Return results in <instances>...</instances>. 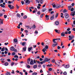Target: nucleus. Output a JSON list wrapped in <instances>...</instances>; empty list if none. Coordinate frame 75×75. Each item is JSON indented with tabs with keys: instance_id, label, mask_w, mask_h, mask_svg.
Returning a JSON list of instances; mask_svg holds the SVG:
<instances>
[{
	"instance_id": "052dcab7",
	"label": "nucleus",
	"mask_w": 75,
	"mask_h": 75,
	"mask_svg": "<svg viewBox=\"0 0 75 75\" xmlns=\"http://www.w3.org/2000/svg\"><path fill=\"white\" fill-rule=\"evenodd\" d=\"M11 3H13V2L11 1H8V3H9V4H11Z\"/></svg>"
},
{
	"instance_id": "6e6d98bb",
	"label": "nucleus",
	"mask_w": 75,
	"mask_h": 75,
	"mask_svg": "<svg viewBox=\"0 0 75 75\" xmlns=\"http://www.w3.org/2000/svg\"><path fill=\"white\" fill-rule=\"evenodd\" d=\"M7 61L8 62H11V60H10V59H8L7 60Z\"/></svg>"
},
{
	"instance_id": "e2e57ef3",
	"label": "nucleus",
	"mask_w": 75,
	"mask_h": 75,
	"mask_svg": "<svg viewBox=\"0 0 75 75\" xmlns=\"http://www.w3.org/2000/svg\"><path fill=\"white\" fill-rule=\"evenodd\" d=\"M58 13H57L56 16H55V17L56 18H57V17H58Z\"/></svg>"
},
{
	"instance_id": "c85d7f7f",
	"label": "nucleus",
	"mask_w": 75,
	"mask_h": 75,
	"mask_svg": "<svg viewBox=\"0 0 75 75\" xmlns=\"http://www.w3.org/2000/svg\"><path fill=\"white\" fill-rule=\"evenodd\" d=\"M11 74H10V73L9 72H8L6 73V75H10Z\"/></svg>"
},
{
	"instance_id": "393cba45",
	"label": "nucleus",
	"mask_w": 75,
	"mask_h": 75,
	"mask_svg": "<svg viewBox=\"0 0 75 75\" xmlns=\"http://www.w3.org/2000/svg\"><path fill=\"white\" fill-rule=\"evenodd\" d=\"M31 50H32V47L28 48V51L29 52H30V51H31Z\"/></svg>"
},
{
	"instance_id": "bf43d9fd",
	"label": "nucleus",
	"mask_w": 75,
	"mask_h": 75,
	"mask_svg": "<svg viewBox=\"0 0 75 75\" xmlns=\"http://www.w3.org/2000/svg\"><path fill=\"white\" fill-rule=\"evenodd\" d=\"M14 63L13 62H12L11 64V65H14Z\"/></svg>"
},
{
	"instance_id": "680f3d73",
	"label": "nucleus",
	"mask_w": 75,
	"mask_h": 75,
	"mask_svg": "<svg viewBox=\"0 0 75 75\" xmlns=\"http://www.w3.org/2000/svg\"><path fill=\"white\" fill-rule=\"evenodd\" d=\"M25 33H28V30H25Z\"/></svg>"
},
{
	"instance_id": "c756f323",
	"label": "nucleus",
	"mask_w": 75,
	"mask_h": 75,
	"mask_svg": "<svg viewBox=\"0 0 75 75\" xmlns=\"http://www.w3.org/2000/svg\"><path fill=\"white\" fill-rule=\"evenodd\" d=\"M0 6H1V7H3V8L5 7V6L4 5L2 4H1Z\"/></svg>"
},
{
	"instance_id": "3c124183",
	"label": "nucleus",
	"mask_w": 75,
	"mask_h": 75,
	"mask_svg": "<svg viewBox=\"0 0 75 75\" xmlns=\"http://www.w3.org/2000/svg\"><path fill=\"white\" fill-rule=\"evenodd\" d=\"M15 54H16V53L14 52H13L12 53V55H15Z\"/></svg>"
},
{
	"instance_id": "f704fd0d",
	"label": "nucleus",
	"mask_w": 75,
	"mask_h": 75,
	"mask_svg": "<svg viewBox=\"0 0 75 75\" xmlns=\"http://www.w3.org/2000/svg\"><path fill=\"white\" fill-rule=\"evenodd\" d=\"M52 5L54 8H55L56 7V6L54 4H52Z\"/></svg>"
},
{
	"instance_id": "a211bd4d",
	"label": "nucleus",
	"mask_w": 75,
	"mask_h": 75,
	"mask_svg": "<svg viewBox=\"0 0 75 75\" xmlns=\"http://www.w3.org/2000/svg\"><path fill=\"white\" fill-rule=\"evenodd\" d=\"M46 51H47V50L45 48H44V49L42 50V51H43V52H45Z\"/></svg>"
},
{
	"instance_id": "4468645a",
	"label": "nucleus",
	"mask_w": 75,
	"mask_h": 75,
	"mask_svg": "<svg viewBox=\"0 0 75 75\" xmlns=\"http://www.w3.org/2000/svg\"><path fill=\"white\" fill-rule=\"evenodd\" d=\"M57 45H58V43H56V44H53L52 45V46L53 47H55V46Z\"/></svg>"
},
{
	"instance_id": "7ed1b4c3",
	"label": "nucleus",
	"mask_w": 75,
	"mask_h": 75,
	"mask_svg": "<svg viewBox=\"0 0 75 75\" xmlns=\"http://www.w3.org/2000/svg\"><path fill=\"white\" fill-rule=\"evenodd\" d=\"M46 45H49V41L47 40H45L44 41Z\"/></svg>"
},
{
	"instance_id": "bb28decb",
	"label": "nucleus",
	"mask_w": 75,
	"mask_h": 75,
	"mask_svg": "<svg viewBox=\"0 0 75 75\" xmlns=\"http://www.w3.org/2000/svg\"><path fill=\"white\" fill-rule=\"evenodd\" d=\"M55 31H56V33H58V34H59V33L60 32L59 31H58L57 30H55Z\"/></svg>"
},
{
	"instance_id": "a19ab883",
	"label": "nucleus",
	"mask_w": 75,
	"mask_h": 75,
	"mask_svg": "<svg viewBox=\"0 0 75 75\" xmlns=\"http://www.w3.org/2000/svg\"><path fill=\"white\" fill-rule=\"evenodd\" d=\"M23 18L24 19H25V18H27V16L26 15H25L24 17H23Z\"/></svg>"
},
{
	"instance_id": "5fc2aeb1",
	"label": "nucleus",
	"mask_w": 75,
	"mask_h": 75,
	"mask_svg": "<svg viewBox=\"0 0 75 75\" xmlns=\"http://www.w3.org/2000/svg\"><path fill=\"white\" fill-rule=\"evenodd\" d=\"M7 16L6 15H4V18H7Z\"/></svg>"
},
{
	"instance_id": "412c9836",
	"label": "nucleus",
	"mask_w": 75,
	"mask_h": 75,
	"mask_svg": "<svg viewBox=\"0 0 75 75\" xmlns=\"http://www.w3.org/2000/svg\"><path fill=\"white\" fill-rule=\"evenodd\" d=\"M5 51V47H3L1 49V51L3 52V51Z\"/></svg>"
},
{
	"instance_id": "4c0bfd02",
	"label": "nucleus",
	"mask_w": 75,
	"mask_h": 75,
	"mask_svg": "<svg viewBox=\"0 0 75 75\" xmlns=\"http://www.w3.org/2000/svg\"><path fill=\"white\" fill-rule=\"evenodd\" d=\"M25 44H26V42H22V45H23V46H24V45H25Z\"/></svg>"
},
{
	"instance_id": "5701e85b",
	"label": "nucleus",
	"mask_w": 75,
	"mask_h": 75,
	"mask_svg": "<svg viewBox=\"0 0 75 75\" xmlns=\"http://www.w3.org/2000/svg\"><path fill=\"white\" fill-rule=\"evenodd\" d=\"M1 62L2 63H4L5 62L4 61V59H1Z\"/></svg>"
},
{
	"instance_id": "338daca9",
	"label": "nucleus",
	"mask_w": 75,
	"mask_h": 75,
	"mask_svg": "<svg viewBox=\"0 0 75 75\" xmlns=\"http://www.w3.org/2000/svg\"><path fill=\"white\" fill-rule=\"evenodd\" d=\"M13 51H14V52H17V50L16 49H14V50Z\"/></svg>"
},
{
	"instance_id": "864d4df0",
	"label": "nucleus",
	"mask_w": 75,
	"mask_h": 75,
	"mask_svg": "<svg viewBox=\"0 0 75 75\" xmlns=\"http://www.w3.org/2000/svg\"><path fill=\"white\" fill-rule=\"evenodd\" d=\"M75 5V4L74 3H73L71 4V6L72 7H74V6Z\"/></svg>"
},
{
	"instance_id": "9d476101",
	"label": "nucleus",
	"mask_w": 75,
	"mask_h": 75,
	"mask_svg": "<svg viewBox=\"0 0 75 75\" xmlns=\"http://www.w3.org/2000/svg\"><path fill=\"white\" fill-rule=\"evenodd\" d=\"M75 11H74L71 12V14H70L71 16H72L73 17H74L75 16Z\"/></svg>"
},
{
	"instance_id": "4be33fe9",
	"label": "nucleus",
	"mask_w": 75,
	"mask_h": 75,
	"mask_svg": "<svg viewBox=\"0 0 75 75\" xmlns=\"http://www.w3.org/2000/svg\"><path fill=\"white\" fill-rule=\"evenodd\" d=\"M54 15H53L51 17L50 19L52 20L54 19Z\"/></svg>"
},
{
	"instance_id": "a18cd8bd",
	"label": "nucleus",
	"mask_w": 75,
	"mask_h": 75,
	"mask_svg": "<svg viewBox=\"0 0 75 75\" xmlns=\"http://www.w3.org/2000/svg\"><path fill=\"white\" fill-rule=\"evenodd\" d=\"M64 67L65 68H69V66H65Z\"/></svg>"
},
{
	"instance_id": "aec40b11",
	"label": "nucleus",
	"mask_w": 75,
	"mask_h": 75,
	"mask_svg": "<svg viewBox=\"0 0 75 75\" xmlns=\"http://www.w3.org/2000/svg\"><path fill=\"white\" fill-rule=\"evenodd\" d=\"M46 10H47V9L46 8H43L42 10V11L43 12H45Z\"/></svg>"
},
{
	"instance_id": "603ef678",
	"label": "nucleus",
	"mask_w": 75,
	"mask_h": 75,
	"mask_svg": "<svg viewBox=\"0 0 75 75\" xmlns=\"http://www.w3.org/2000/svg\"><path fill=\"white\" fill-rule=\"evenodd\" d=\"M21 4H22V5H23V4H24V1H21Z\"/></svg>"
},
{
	"instance_id": "ddd939ff",
	"label": "nucleus",
	"mask_w": 75,
	"mask_h": 75,
	"mask_svg": "<svg viewBox=\"0 0 75 75\" xmlns=\"http://www.w3.org/2000/svg\"><path fill=\"white\" fill-rule=\"evenodd\" d=\"M55 24L56 25H59V21H57L55 22Z\"/></svg>"
},
{
	"instance_id": "20e7f679",
	"label": "nucleus",
	"mask_w": 75,
	"mask_h": 75,
	"mask_svg": "<svg viewBox=\"0 0 75 75\" xmlns=\"http://www.w3.org/2000/svg\"><path fill=\"white\" fill-rule=\"evenodd\" d=\"M54 64H55L56 65H57L58 66H59L60 65V62H59V61L58 60H57L56 62H54Z\"/></svg>"
},
{
	"instance_id": "f3484780",
	"label": "nucleus",
	"mask_w": 75,
	"mask_h": 75,
	"mask_svg": "<svg viewBox=\"0 0 75 75\" xmlns=\"http://www.w3.org/2000/svg\"><path fill=\"white\" fill-rule=\"evenodd\" d=\"M16 16L18 17H19V18H20V17H21V15L19 14V13H17L16 14Z\"/></svg>"
},
{
	"instance_id": "69168bd1",
	"label": "nucleus",
	"mask_w": 75,
	"mask_h": 75,
	"mask_svg": "<svg viewBox=\"0 0 75 75\" xmlns=\"http://www.w3.org/2000/svg\"><path fill=\"white\" fill-rule=\"evenodd\" d=\"M60 48H61V47H60L59 46H58L57 47V49H58V50L60 49Z\"/></svg>"
},
{
	"instance_id": "09e8293b",
	"label": "nucleus",
	"mask_w": 75,
	"mask_h": 75,
	"mask_svg": "<svg viewBox=\"0 0 75 75\" xmlns=\"http://www.w3.org/2000/svg\"><path fill=\"white\" fill-rule=\"evenodd\" d=\"M43 15H44V14H43L40 15V18H42V17H43Z\"/></svg>"
},
{
	"instance_id": "0e129e2a",
	"label": "nucleus",
	"mask_w": 75,
	"mask_h": 75,
	"mask_svg": "<svg viewBox=\"0 0 75 75\" xmlns=\"http://www.w3.org/2000/svg\"><path fill=\"white\" fill-rule=\"evenodd\" d=\"M35 34H38V31L36 30L35 31Z\"/></svg>"
},
{
	"instance_id": "39448f33",
	"label": "nucleus",
	"mask_w": 75,
	"mask_h": 75,
	"mask_svg": "<svg viewBox=\"0 0 75 75\" xmlns=\"http://www.w3.org/2000/svg\"><path fill=\"white\" fill-rule=\"evenodd\" d=\"M64 16L65 18H68L69 17V14H68L67 13H65Z\"/></svg>"
},
{
	"instance_id": "f03ea898",
	"label": "nucleus",
	"mask_w": 75,
	"mask_h": 75,
	"mask_svg": "<svg viewBox=\"0 0 75 75\" xmlns=\"http://www.w3.org/2000/svg\"><path fill=\"white\" fill-rule=\"evenodd\" d=\"M69 40L70 41V40H72L74 38V36L71 35H69Z\"/></svg>"
},
{
	"instance_id": "ea45409f",
	"label": "nucleus",
	"mask_w": 75,
	"mask_h": 75,
	"mask_svg": "<svg viewBox=\"0 0 75 75\" xmlns=\"http://www.w3.org/2000/svg\"><path fill=\"white\" fill-rule=\"evenodd\" d=\"M74 10V8H72L70 10L71 11H73Z\"/></svg>"
},
{
	"instance_id": "7c9ffc66",
	"label": "nucleus",
	"mask_w": 75,
	"mask_h": 75,
	"mask_svg": "<svg viewBox=\"0 0 75 75\" xmlns=\"http://www.w3.org/2000/svg\"><path fill=\"white\" fill-rule=\"evenodd\" d=\"M8 65V62H6L5 63V66H7V65Z\"/></svg>"
},
{
	"instance_id": "58836bf2",
	"label": "nucleus",
	"mask_w": 75,
	"mask_h": 75,
	"mask_svg": "<svg viewBox=\"0 0 75 75\" xmlns=\"http://www.w3.org/2000/svg\"><path fill=\"white\" fill-rule=\"evenodd\" d=\"M32 28L35 29V25H34L32 26Z\"/></svg>"
},
{
	"instance_id": "e433bc0d",
	"label": "nucleus",
	"mask_w": 75,
	"mask_h": 75,
	"mask_svg": "<svg viewBox=\"0 0 75 75\" xmlns=\"http://www.w3.org/2000/svg\"><path fill=\"white\" fill-rule=\"evenodd\" d=\"M44 63H45V62H44V61H43L42 62H40V63L41 64H44Z\"/></svg>"
},
{
	"instance_id": "774afa93",
	"label": "nucleus",
	"mask_w": 75,
	"mask_h": 75,
	"mask_svg": "<svg viewBox=\"0 0 75 75\" xmlns=\"http://www.w3.org/2000/svg\"><path fill=\"white\" fill-rule=\"evenodd\" d=\"M73 25H75V21H73Z\"/></svg>"
},
{
	"instance_id": "f8f14e48",
	"label": "nucleus",
	"mask_w": 75,
	"mask_h": 75,
	"mask_svg": "<svg viewBox=\"0 0 75 75\" xmlns=\"http://www.w3.org/2000/svg\"><path fill=\"white\" fill-rule=\"evenodd\" d=\"M45 17L46 18V20H49L50 19V18H49V16H48L47 15H46L45 16Z\"/></svg>"
},
{
	"instance_id": "9b49d317",
	"label": "nucleus",
	"mask_w": 75,
	"mask_h": 75,
	"mask_svg": "<svg viewBox=\"0 0 75 75\" xmlns=\"http://www.w3.org/2000/svg\"><path fill=\"white\" fill-rule=\"evenodd\" d=\"M22 24H23V23H22L20 22L19 23V24L18 26H17V28H20V25H22Z\"/></svg>"
},
{
	"instance_id": "6e6552de",
	"label": "nucleus",
	"mask_w": 75,
	"mask_h": 75,
	"mask_svg": "<svg viewBox=\"0 0 75 75\" xmlns=\"http://www.w3.org/2000/svg\"><path fill=\"white\" fill-rule=\"evenodd\" d=\"M30 65H34V62H33V59H31L30 62Z\"/></svg>"
},
{
	"instance_id": "cd10ccee",
	"label": "nucleus",
	"mask_w": 75,
	"mask_h": 75,
	"mask_svg": "<svg viewBox=\"0 0 75 75\" xmlns=\"http://www.w3.org/2000/svg\"><path fill=\"white\" fill-rule=\"evenodd\" d=\"M14 49V47H12L11 48V51H13Z\"/></svg>"
},
{
	"instance_id": "1a4fd4ad",
	"label": "nucleus",
	"mask_w": 75,
	"mask_h": 75,
	"mask_svg": "<svg viewBox=\"0 0 75 75\" xmlns=\"http://www.w3.org/2000/svg\"><path fill=\"white\" fill-rule=\"evenodd\" d=\"M60 40V38L59 39H54L53 40V42H54V43H57L56 41H55V40Z\"/></svg>"
},
{
	"instance_id": "49530a36",
	"label": "nucleus",
	"mask_w": 75,
	"mask_h": 75,
	"mask_svg": "<svg viewBox=\"0 0 75 75\" xmlns=\"http://www.w3.org/2000/svg\"><path fill=\"white\" fill-rule=\"evenodd\" d=\"M67 74V72L66 71H64V73H63V75H66Z\"/></svg>"
},
{
	"instance_id": "0eeeda50",
	"label": "nucleus",
	"mask_w": 75,
	"mask_h": 75,
	"mask_svg": "<svg viewBox=\"0 0 75 75\" xmlns=\"http://www.w3.org/2000/svg\"><path fill=\"white\" fill-rule=\"evenodd\" d=\"M8 7L10 9H13V8L14 7V6L11 5H8Z\"/></svg>"
},
{
	"instance_id": "6ab92c4d",
	"label": "nucleus",
	"mask_w": 75,
	"mask_h": 75,
	"mask_svg": "<svg viewBox=\"0 0 75 75\" xmlns=\"http://www.w3.org/2000/svg\"><path fill=\"white\" fill-rule=\"evenodd\" d=\"M13 43L14 42H17V40L16 39H14L13 40Z\"/></svg>"
},
{
	"instance_id": "de8ad7c7",
	"label": "nucleus",
	"mask_w": 75,
	"mask_h": 75,
	"mask_svg": "<svg viewBox=\"0 0 75 75\" xmlns=\"http://www.w3.org/2000/svg\"><path fill=\"white\" fill-rule=\"evenodd\" d=\"M67 21H68V22H70V21H71V19L70 18L68 19L67 20Z\"/></svg>"
},
{
	"instance_id": "c9c22d12",
	"label": "nucleus",
	"mask_w": 75,
	"mask_h": 75,
	"mask_svg": "<svg viewBox=\"0 0 75 75\" xmlns=\"http://www.w3.org/2000/svg\"><path fill=\"white\" fill-rule=\"evenodd\" d=\"M45 48L47 49V50L48 49V46L47 45H46L45 46Z\"/></svg>"
},
{
	"instance_id": "dca6fc26",
	"label": "nucleus",
	"mask_w": 75,
	"mask_h": 75,
	"mask_svg": "<svg viewBox=\"0 0 75 75\" xmlns=\"http://www.w3.org/2000/svg\"><path fill=\"white\" fill-rule=\"evenodd\" d=\"M30 61H31V59L30 58L28 59L27 60L28 64H30Z\"/></svg>"
},
{
	"instance_id": "8fccbe9b",
	"label": "nucleus",
	"mask_w": 75,
	"mask_h": 75,
	"mask_svg": "<svg viewBox=\"0 0 75 75\" xmlns=\"http://www.w3.org/2000/svg\"><path fill=\"white\" fill-rule=\"evenodd\" d=\"M37 14L38 15H40V14H41V13H40V12L38 11V12H37Z\"/></svg>"
},
{
	"instance_id": "37998d69",
	"label": "nucleus",
	"mask_w": 75,
	"mask_h": 75,
	"mask_svg": "<svg viewBox=\"0 0 75 75\" xmlns=\"http://www.w3.org/2000/svg\"><path fill=\"white\" fill-rule=\"evenodd\" d=\"M23 50L24 51H26V47L23 48Z\"/></svg>"
},
{
	"instance_id": "f257e3e1",
	"label": "nucleus",
	"mask_w": 75,
	"mask_h": 75,
	"mask_svg": "<svg viewBox=\"0 0 75 75\" xmlns=\"http://www.w3.org/2000/svg\"><path fill=\"white\" fill-rule=\"evenodd\" d=\"M24 1L25 2V5H28L30 3V0H24Z\"/></svg>"
},
{
	"instance_id": "13d9d810",
	"label": "nucleus",
	"mask_w": 75,
	"mask_h": 75,
	"mask_svg": "<svg viewBox=\"0 0 75 75\" xmlns=\"http://www.w3.org/2000/svg\"><path fill=\"white\" fill-rule=\"evenodd\" d=\"M4 44L6 45H8V42H7L6 43H5Z\"/></svg>"
},
{
	"instance_id": "2f4dec72",
	"label": "nucleus",
	"mask_w": 75,
	"mask_h": 75,
	"mask_svg": "<svg viewBox=\"0 0 75 75\" xmlns=\"http://www.w3.org/2000/svg\"><path fill=\"white\" fill-rule=\"evenodd\" d=\"M37 73L35 72L32 74V75H37Z\"/></svg>"
},
{
	"instance_id": "a878e982",
	"label": "nucleus",
	"mask_w": 75,
	"mask_h": 75,
	"mask_svg": "<svg viewBox=\"0 0 75 75\" xmlns=\"http://www.w3.org/2000/svg\"><path fill=\"white\" fill-rule=\"evenodd\" d=\"M41 1V0H36V3H40V2Z\"/></svg>"
},
{
	"instance_id": "4d7b16f0",
	"label": "nucleus",
	"mask_w": 75,
	"mask_h": 75,
	"mask_svg": "<svg viewBox=\"0 0 75 75\" xmlns=\"http://www.w3.org/2000/svg\"><path fill=\"white\" fill-rule=\"evenodd\" d=\"M61 15H62L61 16V17H62V18H64V17H63V13H61Z\"/></svg>"
},
{
	"instance_id": "473e14b6",
	"label": "nucleus",
	"mask_w": 75,
	"mask_h": 75,
	"mask_svg": "<svg viewBox=\"0 0 75 75\" xmlns=\"http://www.w3.org/2000/svg\"><path fill=\"white\" fill-rule=\"evenodd\" d=\"M55 61V60L54 59H53L52 60V63H54Z\"/></svg>"
},
{
	"instance_id": "72a5a7b5",
	"label": "nucleus",
	"mask_w": 75,
	"mask_h": 75,
	"mask_svg": "<svg viewBox=\"0 0 75 75\" xmlns=\"http://www.w3.org/2000/svg\"><path fill=\"white\" fill-rule=\"evenodd\" d=\"M14 58H18V56L16 54L15 56H14Z\"/></svg>"
},
{
	"instance_id": "423d86ee",
	"label": "nucleus",
	"mask_w": 75,
	"mask_h": 75,
	"mask_svg": "<svg viewBox=\"0 0 75 75\" xmlns=\"http://www.w3.org/2000/svg\"><path fill=\"white\" fill-rule=\"evenodd\" d=\"M51 59H48L47 58H46L44 60V62H48V61H49Z\"/></svg>"
},
{
	"instance_id": "79ce46f5",
	"label": "nucleus",
	"mask_w": 75,
	"mask_h": 75,
	"mask_svg": "<svg viewBox=\"0 0 75 75\" xmlns=\"http://www.w3.org/2000/svg\"><path fill=\"white\" fill-rule=\"evenodd\" d=\"M52 70V68H50L49 69V71H51Z\"/></svg>"
},
{
	"instance_id": "2eb2a0df",
	"label": "nucleus",
	"mask_w": 75,
	"mask_h": 75,
	"mask_svg": "<svg viewBox=\"0 0 75 75\" xmlns=\"http://www.w3.org/2000/svg\"><path fill=\"white\" fill-rule=\"evenodd\" d=\"M0 23L1 24H3V21L1 19H0Z\"/></svg>"
},
{
	"instance_id": "b1692460",
	"label": "nucleus",
	"mask_w": 75,
	"mask_h": 75,
	"mask_svg": "<svg viewBox=\"0 0 75 75\" xmlns=\"http://www.w3.org/2000/svg\"><path fill=\"white\" fill-rule=\"evenodd\" d=\"M61 36H65V33L63 32L62 33H61Z\"/></svg>"
},
{
	"instance_id": "c03bdc74",
	"label": "nucleus",
	"mask_w": 75,
	"mask_h": 75,
	"mask_svg": "<svg viewBox=\"0 0 75 75\" xmlns=\"http://www.w3.org/2000/svg\"><path fill=\"white\" fill-rule=\"evenodd\" d=\"M68 11L66 9H64L63 11V13H65V12H67Z\"/></svg>"
}]
</instances>
